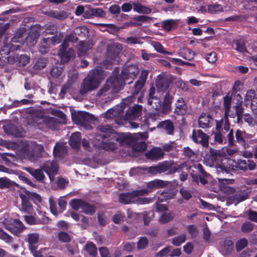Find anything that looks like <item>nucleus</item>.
<instances>
[{"mask_svg":"<svg viewBox=\"0 0 257 257\" xmlns=\"http://www.w3.org/2000/svg\"><path fill=\"white\" fill-rule=\"evenodd\" d=\"M121 49V45L119 44L113 45L108 47L106 60L104 61V65H109L114 63L117 60L119 51Z\"/></svg>","mask_w":257,"mask_h":257,"instance_id":"obj_8","label":"nucleus"},{"mask_svg":"<svg viewBox=\"0 0 257 257\" xmlns=\"http://www.w3.org/2000/svg\"><path fill=\"white\" fill-rule=\"evenodd\" d=\"M235 44H236L235 49L237 51H238L242 54H245V53L247 52V51L245 47L244 42L242 40H237Z\"/></svg>","mask_w":257,"mask_h":257,"instance_id":"obj_55","label":"nucleus"},{"mask_svg":"<svg viewBox=\"0 0 257 257\" xmlns=\"http://www.w3.org/2000/svg\"><path fill=\"white\" fill-rule=\"evenodd\" d=\"M110 139L105 138V136H101L100 135L96 136V139L98 141L96 144L98 147L106 151H113L116 148L115 144L114 141L118 142L120 144H127L130 142V139L132 138L131 134H121L119 136L112 135L109 136Z\"/></svg>","mask_w":257,"mask_h":257,"instance_id":"obj_1","label":"nucleus"},{"mask_svg":"<svg viewBox=\"0 0 257 257\" xmlns=\"http://www.w3.org/2000/svg\"><path fill=\"white\" fill-rule=\"evenodd\" d=\"M235 138L236 142L245 149L248 147V142L251 138V135L237 130L235 133Z\"/></svg>","mask_w":257,"mask_h":257,"instance_id":"obj_13","label":"nucleus"},{"mask_svg":"<svg viewBox=\"0 0 257 257\" xmlns=\"http://www.w3.org/2000/svg\"><path fill=\"white\" fill-rule=\"evenodd\" d=\"M216 132L213 134L215 141L220 144H225L226 139L224 137L225 132L221 129V124L218 121H216Z\"/></svg>","mask_w":257,"mask_h":257,"instance_id":"obj_21","label":"nucleus"},{"mask_svg":"<svg viewBox=\"0 0 257 257\" xmlns=\"http://www.w3.org/2000/svg\"><path fill=\"white\" fill-rule=\"evenodd\" d=\"M112 85H115V81L109 80L107 81L106 84L97 92L98 96H101L105 92H107Z\"/></svg>","mask_w":257,"mask_h":257,"instance_id":"obj_45","label":"nucleus"},{"mask_svg":"<svg viewBox=\"0 0 257 257\" xmlns=\"http://www.w3.org/2000/svg\"><path fill=\"white\" fill-rule=\"evenodd\" d=\"M14 182L6 177L0 178V188L4 189L12 187Z\"/></svg>","mask_w":257,"mask_h":257,"instance_id":"obj_46","label":"nucleus"},{"mask_svg":"<svg viewBox=\"0 0 257 257\" xmlns=\"http://www.w3.org/2000/svg\"><path fill=\"white\" fill-rule=\"evenodd\" d=\"M81 136L80 133L76 132L71 135L69 145L73 148H77L80 144Z\"/></svg>","mask_w":257,"mask_h":257,"instance_id":"obj_33","label":"nucleus"},{"mask_svg":"<svg viewBox=\"0 0 257 257\" xmlns=\"http://www.w3.org/2000/svg\"><path fill=\"white\" fill-rule=\"evenodd\" d=\"M135 98L133 96H130L123 99L122 102L120 103V106H116V107L108 110L106 113V117L107 118H110L119 116L121 112L123 111L125 106L128 105L130 103L134 101Z\"/></svg>","mask_w":257,"mask_h":257,"instance_id":"obj_7","label":"nucleus"},{"mask_svg":"<svg viewBox=\"0 0 257 257\" xmlns=\"http://www.w3.org/2000/svg\"><path fill=\"white\" fill-rule=\"evenodd\" d=\"M175 194L172 192H164L160 194L159 199L162 201L173 198Z\"/></svg>","mask_w":257,"mask_h":257,"instance_id":"obj_58","label":"nucleus"},{"mask_svg":"<svg viewBox=\"0 0 257 257\" xmlns=\"http://www.w3.org/2000/svg\"><path fill=\"white\" fill-rule=\"evenodd\" d=\"M15 227L14 228H11L8 226V225L10 223H7L6 226L7 227V230H9L12 233L17 234V233L20 232L23 230H24L25 228V227L22 222L20 221L18 219H15Z\"/></svg>","mask_w":257,"mask_h":257,"instance_id":"obj_30","label":"nucleus"},{"mask_svg":"<svg viewBox=\"0 0 257 257\" xmlns=\"http://www.w3.org/2000/svg\"><path fill=\"white\" fill-rule=\"evenodd\" d=\"M47 14L48 16L60 20H64L68 16L66 12L64 11L52 10L47 12Z\"/></svg>","mask_w":257,"mask_h":257,"instance_id":"obj_34","label":"nucleus"},{"mask_svg":"<svg viewBox=\"0 0 257 257\" xmlns=\"http://www.w3.org/2000/svg\"><path fill=\"white\" fill-rule=\"evenodd\" d=\"M82 209L83 212L87 215H92L95 212L94 206L85 202L82 206Z\"/></svg>","mask_w":257,"mask_h":257,"instance_id":"obj_42","label":"nucleus"},{"mask_svg":"<svg viewBox=\"0 0 257 257\" xmlns=\"http://www.w3.org/2000/svg\"><path fill=\"white\" fill-rule=\"evenodd\" d=\"M186 240V235L181 234L177 237H174L172 239V244L175 246H179Z\"/></svg>","mask_w":257,"mask_h":257,"instance_id":"obj_57","label":"nucleus"},{"mask_svg":"<svg viewBox=\"0 0 257 257\" xmlns=\"http://www.w3.org/2000/svg\"><path fill=\"white\" fill-rule=\"evenodd\" d=\"M221 126H222V123L223 122V120H221L220 122H219ZM221 129H222L225 133L229 131V133L227 134V140L228 143V145L230 146H233L235 145V142L234 140V135H233V131L232 129L230 130V123L227 119H226L223 125V127L222 128L221 127Z\"/></svg>","mask_w":257,"mask_h":257,"instance_id":"obj_20","label":"nucleus"},{"mask_svg":"<svg viewBox=\"0 0 257 257\" xmlns=\"http://www.w3.org/2000/svg\"><path fill=\"white\" fill-rule=\"evenodd\" d=\"M26 193L30 199L33 200L35 203L41 202L42 198L40 195L30 191H27Z\"/></svg>","mask_w":257,"mask_h":257,"instance_id":"obj_56","label":"nucleus"},{"mask_svg":"<svg viewBox=\"0 0 257 257\" xmlns=\"http://www.w3.org/2000/svg\"><path fill=\"white\" fill-rule=\"evenodd\" d=\"M0 238L7 243H11L13 241V237L5 232L1 228H0Z\"/></svg>","mask_w":257,"mask_h":257,"instance_id":"obj_61","label":"nucleus"},{"mask_svg":"<svg viewBox=\"0 0 257 257\" xmlns=\"http://www.w3.org/2000/svg\"><path fill=\"white\" fill-rule=\"evenodd\" d=\"M102 79L101 70L95 69L91 71L81 84L80 93L82 95L96 89Z\"/></svg>","mask_w":257,"mask_h":257,"instance_id":"obj_2","label":"nucleus"},{"mask_svg":"<svg viewBox=\"0 0 257 257\" xmlns=\"http://www.w3.org/2000/svg\"><path fill=\"white\" fill-rule=\"evenodd\" d=\"M147 192V191H134L132 193H121L119 195V202L123 204H130L136 203V195H143L141 192Z\"/></svg>","mask_w":257,"mask_h":257,"instance_id":"obj_10","label":"nucleus"},{"mask_svg":"<svg viewBox=\"0 0 257 257\" xmlns=\"http://www.w3.org/2000/svg\"><path fill=\"white\" fill-rule=\"evenodd\" d=\"M192 139L197 143H200L203 147L208 146V137L201 130H198L196 132L193 131L192 132Z\"/></svg>","mask_w":257,"mask_h":257,"instance_id":"obj_12","label":"nucleus"},{"mask_svg":"<svg viewBox=\"0 0 257 257\" xmlns=\"http://www.w3.org/2000/svg\"><path fill=\"white\" fill-rule=\"evenodd\" d=\"M92 48V45L87 42H81L79 44L78 54L79 56L84 55L87 51Z\"/></svg>","mask_w":257,"mask_h":257,"instance_id":"obj_35","label":"nucleus"},{"mask_svg":"<svg viewBox=\"0 0 257 257\" xmlns=\"http://www.w3.org/2000/svg\"><path fill=\"white\" fill-rule=\"evenodd\" d=\"M84 201L79 199H73L70 202L71 207L75 210H78L82 209Z\"/></svg>","mask_w":257,"mask_h":257,"instance_id":"obj_47","label":"nucleus"},{"mask_svg":"<svg viewBox=\"0 0 257 257\" xmlns=\"http://www.w3.org/2000/svg\"><path fill=\"white\" fill-rule=\"evenodd\" d=\"M42 168L49 176L50 181H53L54 176L57 174L59 169L57 162L55 160L46 161L42 165Z\"/></svg>","mask_w":257,"mask_h":257,"instance_id":"obj_9","label":"nucleus"},{"mask_svg":"<svg viewBox=\"0 0 257 257\" xmlns=\"http://www.w3.org/2000/svg\"><path fill=\"white\" fill-rule=\"evenodd\" d=\"M139 69L135 65H130L124 68L121 72V77L122 79L119 82L118 89L119 90L125 83L130 84L132 80L138 75Z\"/></svg>","mask_w":257,"mask_h":257,"instance_id":"obj_3","label":"nucleus"},{"mask_svg":"<svg viewBox=\"0 0 257 257\" xmlns=\"http://www.w3.org/2000/svg\"><path fill=\"white\" fill-rule=\"evenodd\" d=\"M67 153V148L65 144L62 143H57L53 149V154L55 158H61Z\"/></svg>","mask_w":257,"mask_h":257,"instance_id":"obj_26","label":"nucleus"},{"mask_svg":"<svg viewBox=\"0 0 257 257\" xmlns=\"http://www.w3.org/2000/svg\"><path fill=\"white\" fill-rule=\"evenodd\" d=\"M148 103L153 109L158 110L161 107V101L160 99L157 97H151L148 99Z\"/></svg>","mask_w":257,"mask_h":257,"instance_id":"obj_37","label":"nucleus"},{"mask_svg":"<svg viewBox=\"0 0 257 257\" xmlns=\"http://www.w3.org/2000/svg\"><path fill=\"white\" fill-rule=\"evenodd\" d=\"M171 81L167 77H160L156 80V87L158 91H164L166 90L171 83Z\"/></svg>","mask_w":257,"mask_h":257,"instance_id":"obj_24","label":"nucleus"},{"mask_svg":"<svg viewBox=\"0 0 257 257\" xmlns=\"http://www.w3.org/2000/svg\"><path fill=\"white\" fill-rule=\"evenodd\" d=\"M133 6L134 11L138 13L148 14L151 12L150 8L143 6L139 3H134Z\"/></svg>","mask_w":257,"mask_h":257,"instance_id":"obj_36","label":"nucleus"},{"mask_svg":"<svg viewBox=\"0 0 257 257\" xmlns=\"http://www.w3.org/2000/svg\"><path fill=\"white\" fill-rule=\"evenodd\" d=\"M170 183V182L167 181H163L160 179H155L153 181H150L147 183V188L145 189H142L140 191H147V192H141L143 193V195L148 194L149 193L152 192L153 190L163 188L167 186Z\"/></svg>","mask_w":257,"mask_h":257,"instance_id":"obj_11","label":"nucleus"},{"mask_svg":"<svg viewBox=\"0 0 257 257\" xmlns=\"http://www.w3.org/2000/svg\"><path fill=\"white\" fill-rule=\"evenodd\" d=\"M74 122L87 130H91L93 116L87 112H78L72 116Z\"/></svg>","mask_w":257,"mask_h":257,"instance_id":"obj_6","label":"nucleus"},{"mask_svg":"<svg viewBox=\"0 0 257 257\" xmlns=\"http://www.w3.org/2000/svg\"><path fill=\"white\" fill-rule=\"evenodd\" d=\"M254 226V224L249 221H246L242 225L241 229L243 232H249L253 229Z\"/></svg>","mask_w":257,"mask_h":257,"instance_id":"obj_59","label":"nucleus"},{"mask_svg":"<svg viewBox=\"0 0 257 257\" xmlns=\"http://www.w3.org/2000/svg\"><path fill=\"white\" fill-rule=\"evenodd\" d=\"M90 13L92 17L104 18L106 16L105 13L100 8L94 9L91 7Z\"/></svg>","mask_w":257,"mask_h":257,"instance_id":"obj_44","label":"nucleus"},{"mask_svg":"<svg viewBox=\"0 0 257 257\" xmlns=\"http://www.w3.org/2000/svg\"><path fill=\"white\" fill-rule=\"evenodd\" d=\"M174 217L172 212L164 213L160 217L159 221L162 223H166L171 220Z\"/></svg>","mask_w":257,"mask_h":257,"instance_id":"obj_53","label":"nucleus"},{"mask_svg":"<svg viewBox=\"0 0 257 257\" xmlns=\"http://www.w3.org/2000/svg\"><path fill=\"white\" fill-rule=\"evenodd\" d=\"M148 75V72L147 70H143L142 71L141 75L139 77V80L136 82L135 85V94L138 93L141 89L143 87Z\"/></svg>","mask_w":257,"mask_h":257,"instance_id":"obj_25","label":"nucleus"},{"mask_svg":"<svg viewBox=\"0 0 257 257\" xmlns=\"http://www.w3.org/2000/svg\"><path fill=\"white\" fill-rule=\"evenodd\" d=\"M218 180L219 188L222 191L227 194H232L234 193V189L227 186L228 184L233 183L234 181L233 179L218 178Z\"/></svg>","mask_w":257,"mask_h":257,"instance_id":"obj_15","label":"nucleus"},{"mask_svg":"<svg viewBox=\"0 0 257 257\" xmlns=\"http://www.w3.org/2000/svg\"><path fill=\"white\" fill-rule=\"evenodd\" d=\"M173 99V96L167 93L164 97L162 106V111L164 113L169 112L171 109V103Z\"/></svg>","mask_w":257,"mask_h":257,"instance_id":"obj_29","label":"nucleus"},{"mask_svg":"<svg viewBox=\"0 0 257 257\" xmlns=\"http://www.w3.org/2000/svg\"><path fill=\"white\" fill-rule=\"evenodd\" d=\"M18 46H14L12 44L6 43L0 51V65L4 66L7 63L10 64L14 63L18 58L12 56H7L10 53L11 50H14L18 49Z\"/></svg>","mask_w":257,"mask_h":257,"instance_id":"obj_4","label":"nucleus"},{"mask_svg":"<svg viewBox=\"0 0 257 257\" xmlns=\"http://www.w3.org/2000/svg\"><path fill=\"white\" fill-rule=\"evenodd\" d=\"M63 38V36L62 34H59V36H54L51 38H46V40L47 41L53 45H54L56 44H58L61 42Z\"/></svg>","mask_w":257,"mask_h":257,"instance_id":"obj_54","label":"nucleus"},{"mask_svg":"<svg viewBox=\"0 0 257 257\" xmlns=\"http://www.w3.org/2000/svg\"><path fill=\"white\" fill-rule=\"evenodd\" d=\"M148 244V240L146 237H141L137 242V248L139 250L144 249Z\"/></svg>","mask_w":257,"mask_h":257,"instance_id":"obj_50","label":"nucleus"},{"mask_svg":"<svg viewBox=\"0 0 257 257\" xmlns=\"http://www.w3.org/2000/svg\"><path fill=\"white\" fill-rule=\"evenodd\" d=\"M187 106L184 99L179 97L175 103L174 112L178 115H184L187 111Z\"/></svg>","mask_w":257,"mask_h":257,"instance_id":"obj_22","label":"nucleus"},{"mask_svg":"<svg viewBox=\"0 0 257 257\" xmlns=\"http://www.w3.org/2000/svg\"><path fill=\"white\" fill-rule=\"evenodd\" d=\"M85 249L89 255L95 257L97 254V248L92 242L88 243L85 245Z\"/></svg>","mask_w":257,"mask_h":257,"instance_id":"obj_39","label":"nucleus"},{"mask_svg":"<svg viewBox=\"0 0 257 257\" xmlns=\"http://www.w3.org/2000/svg\"><path fill=\"white\" fill-rule=\"evenodd\" d=\"M39 238V234L36 233H30L28 235L27 241L29 243V248L35 256L37 254V247L35 244L38 242Z\"/></svg>","mask_w":257,"mask_h":257,"instance_id":"obj_23","label":"nucleus"},{"mask_svg":"<svg viewBox=\"0 0 257 257\" xmlns=\"http://www.w3.org/2000/svg\"><path fill=\"white\" fill-rule=\"evenodd\" d=\"M58 237L60 241L63 242H68L70 241L71 238L69 235L64 231H60L58 234Z\"/></svg>","mask_w":257,"mask_h":257,"instance_id":"obj_60","label":"nucleus"},{"mask_svg":"<svg viewBox=\"0 0 257 257\" xmlns=\"http://www.w3.org/2000/svg\"><path fill=\"white\" fill-rule=\"evenodd\" d=\"M247 245V240L245 238H242L236 243V248L237 251L243 249Z\"/></svg>","mask_w":257,"mask_h":257,"instance_id":"obj_63","label":"nucleus"},{"mask_svg":"<svg viewBox=\"0 0 257 257\" xmlns=\"http://www.w3.org/2000/svg\"><path fill=\"white\" fill-rule=\"evenodd\" d=\"M158 126L164 130L168 135H172L174 133L173 123L170 120H165L160 123Z\"/></svg>","mask_w":257,"mask_h":257,"instance_id":"obj_32","label":"nucleus"},{"mask_svg":"<svg viewBox=\"0 0 257 257\" xmlns=\"http://www.w3.org/2000/svg\"><path fill=\"white\" fill-rule=\"evenodd\" d=\"M213 119L207 113H202L198 118L199 126L203 129L210 128L213 124Z\"/></svg>","mask_w":257,"mask_h":257,"instance_id":"obj_16","label":"nucleus"},{"mask_svg":"<svg viewBox=\"0 0 257 257\" xmlns=\"http://www.w3.org/2000/svg\"><path fill=\"white\" fill-rule=\"evenodd\" d=\"M140 195H136V203L138 204H146L153 201V198L139 197Z\"/></svg>","mask_w":257,"mask_h":257,"instance_id":"obj_52","label":"nucleus"},{"mask_svg":"<svg viewBox=\"0 0 257 257\" xmlns=\"http://www.w3.org/2000/svg\"><path fill=\"white\" fill-rule=\"evenodd\" d=\"M97 130L100 133H97V135H100L101 136L103 135L105 136V138H107L109 136L115 135L113 133V130L108 124L99 125L97 127Z\"/></svg>","mask_w":257,"mask_h":257,"instance_id":"obj_28","label":"nucleus"},{"mask_svg":"<svg viewBox=\"0 0 257 257\" xmlns=\"http://www.w3.org/2000/svg\"><path fill=\"white\" fill-rule=\"evenodd\" d=\"M50 43L47 41L46 38H44L40 45L39 50L42 54H45L48 52L50 49Z\"/></svg>","mask_w":257,"mask_h":257,"instance_id":"obj_41","label":"nucleus"},{"mask_svg":"<svg viewBox=\"0 0 257 257\" xmlns=\"http://www.w3.org/2000/svg\"><path fill=\"white\" fill-rule=\"evenodd\" d=\"M67 48V46H63L62 45L60 46L58 55L61 58L62 62H67L75 55L74 50L72 48Z\"/></svg>","mask_w":257,"mask_h":257,"instance_id":"obj_14","label":"nucleus"},{"mask_svg":"<svg viewBox=\"0 0 257 257\" xmlns=\"http://www.w3.org/2000/svg\"><path fill=\"white\" fill-rule=\"evenodd\" d=\"M157 165L160 174L170 170V168L172 167V162L165 161L159 163Z\"/></svg>","mask_w":257,"mask_h":257,"instance_id":"obj_43","label":"nucleus"},{"mask_svg":"<svg viewBox=\"0 0 257 257\" xmlns=\"http://www.w3.org/2000/svg\"><path fill=\"white\" fill-rule=\"evenodd\" d=\"M63 72V69L62 67H54L50 72L51 75L54 78H58L61 75Z\"/></svg>","mask_w":257,"mask_h":257,"instance_id":"obj_62","label":"nucleus"},{"mask_svg":"<svg viewBox=\"0 0 257 257\" xmlns=\"http://www.w3.org/2000/svg\"><path fill=\"white\" fill-rule=\"evenodd\" d=\"M73 33L77 37L83 38L88 34V31L85 27H78L74 30Z\"/></svg>","mask_w":257,"mask_h":257,"instance_id":"obj_38","label":"nucleus"},{"mask_svg":"<svg viewBox=\"0 0 257 257\" xmlns=\"http://www.w3.org/2000/svg\"><path fill=\"white\" fill-rule=\"evenodd\" d=\"M18 46H14L12 44L6 43L0 51V65L4 66L7 63L10 64L14 63L18 58L12 56H7L10 53L11 50H14L18 49Z\"/></svg>","mask_w":257,"mask_h":257,"instance_id":"obj_5","label":"nucleus"},{"mask_svg":"<svg viewBox=\"0 0 257 257\" xmlns=\"http://www.w3.org/2000/svg\"><path fill=\"white\" fill-rule=\"evenodd\" d=\"M142 109V106L138 104L135 105L133 107H130L126 112L125 119L131 120L138 117L141 114Z\"/></svg>","mask_w":257,"mask_h":257,"instance_id":"obj_18","label":"nucleus"},{"mask_svg":"<svg viewBox=\"0 0 257 257\" xmlns=\"http://www.w3.org/2000/svg\"><path fill=\"white\" fill-rule=\"evenodd\" d=\"M234 194L230 197L232 203L237 205L248 197V194L245 190H238L234 192Z\"/></svg>","mask_w":257,"mask_h":257,"instance_id":"obj_17","label":"nucleus"},{"mask_svg":"<svg viewBox=\"0 0 257 257\" xmlns=\"http://www.w3.org/2000/svg\"><path fill=\"white\" fill-rule=\"evenodd\" d=\"M25 170L39 181H42L45 178V175L41 169H34L28 167Z\"/></svg>","mask_w":257,"mask_h":257,"instance_id":"obj_31","label":"nucleus"},{"mask_svg":"<svg viewBox=\"0 0 257 257\" xmlns=\"http://www.w3.org/2000/svg\"><path fill=\"white\" fill-rule=\"evenodd\" d=\"M255 93L254 90L249 89L248 90L246 94L244 97V100L246 102H250L251 101V102L253 100H255V102H257V98H255Z\"/></svg>","mask_w":257,"mask_h":257,"instance_id":"obj_51","label":"nucleus"},{"mask_svg":"<svg viewBox=\"0 0 257 257\" xmlns=\"http://www.w3.org/2000/svg\"><path fill=\"white\" fill-rule=\"evenodd\" d=\"M223 8L221 5L218 4H212L208 6V11L211 14L222 12Z\"/></svg>","mask_w":257,"mask_h":257,"instance_id":"obj_49","label":"nucleus"},{"mask_svg":"<svg viewBox=\"0 0 257 257\" xmlns=\"http://www.w3.org/2000/svg\"><path fill=\"white\" fill-rule=\"evenodd\" d=\"M151 45L154 48V49L159 53L164 54L165 55H170L171 53L165 51L164 47L162 44L158 42L152 41L151 43Z\"/></svg>","mask_w":257,"mask_h":257,"instance_id":"obj_40","label":"nucleus"},{"mask_svg":"<svg viewBox=\"0 0 257 257\" xmlns=\"http://www.w3.org/2000/svg\"><path fill=\"white\" fill-rule=\"evenodd\" d=\"M20 197L22 199L20 210L26 214H33L34 210L28 199L24 195H21Z\"/></svg>","mask_w":257,"mask_h":257,"instance_id":"obj_19","label":"nucleus"},{"mask_svg":"<svg viewBox=\"0 0 257 257\" xmlns=\"http://www.w3.org/2000/svg\"><path fill=\"white\" fill-rule=\"evenodd\" d=\"M230 170V167H228L227 166H225L223 164L222 165H217L216 166V172L219 174L221 173H228Z\"/></svg>","mask_w":257,"mask_h":257,"instance_id":"obj_64","label":"nucleus"},{"mask_svg":"<svg viewBox=\"0 0 257 257\" xmlns=\"http://www.w3.org/2000/svg\"><path fill=\"white\" fill-rule=\"evenodd\" d=\"M77 37L74 34V33L70 34L69 35L65 37L64 42L62 44L63 46L68 47V43L71 42L72 43H76L78 41Z\"/></svg>","mask_w":257,"mask_h":257,"instance_id":"obj_48","label":"nucleus"},{"mask_svg":"<svg viewBox=\"0 0 257 257\" xmlns=\"http://www.w3.org/2000/svg\"><path fill=\"white\" fill-rule=\"evenodd\" d=\"M164 155L163 150L161 148L155 147L146 154V157L151 160L160 159Z\"/></svg>","mask_w":257,"mask_h":257,"instance_id":"obj_27","label":"nucleus"}]
</instances>
